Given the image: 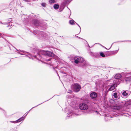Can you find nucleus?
<instances>
[{
  "instance_id": "nucleus-33",
  "label": "nucleus",
  "mask_w": 131,
  "mask_h": 131,
  "mask_svg": "<svg viewBox=\"0 0 131 131\" xmlns=\"http://www.w3.org/2000/svg\"><path fill=\"white\" fill-rule=\"evenodd\" d=\"M95 112H97V114H98V112H97V111H96Z\"/></svg>"
},
{
  "instance_id": "nucleus-25",
  "label": "nucleus",
  "mask_w": 131,
  "mask_h": 131,
  "mask_svg": "<svg viewBox=\"0 0 131 131\" xmlns=\"http://www.w3.org/2000/svg\"><path fill=\"white\" fill-rule=\"evenodd\" d=\"M19 51H21V52H23V53H24V51H23V50H20Z\"/></svg>"
},
{
  "instance_id": "nucleus-16",
  "label": "nucleus",
  "mask_w": 131,
  "mask_h": 131,
  "mask_svg": "<svg viewBox=\"0 0 131 131\" xmlns=\"http://www.w3.org/2000/svg\"><path fill=\"white\" fill-rule=\"evenodd\" d=\"M69 23L71 25H73L74 24V21L73 20H70L69 21Z\"/></svg>"
},
{
  "instance_id": "nucleus-11",
  "label": "nucleus",
  "mask_w": 131,
  "mask_h": 131,
  "mask_svg": "<svg viewBox=\"0 0 131 131\" xmlns=\"http://www.w3.org/2000/svg\"><path fill=\"white\" fill-rule=\"evenodd\" d=\"M39 36L40 37H42V38H45L46 37V33L43 32H41V34L39 35Z\"/></svg>"
},
{
  "instance_id": "nucleus-18",
  "label": "nucleus",
  "mask_w": 131,
  "mask_h": 131,
  "mask_svg": "<svg viewBox=\"0 0 131 131\" xmlns=\"http://www.w3.org/2000/svg\"><path fill=\"white\" fill-rule=\"evenodd\" d=\"M49 2L50 3L52 4L54 3L55 1L54 0H49Z\"/></svg>"
},
{
  "instance_id": "nucleus-8",
  "label": "nucleus",
  "mask_w": 131,
  "mask_h": 131,
  "mask_svg": "<svg viewBox=\"0 0 131 131\" xmlns=\"http://www.w3.org/2000/svg\"><path fill=\"white\" fill-rule=\"evenodd\" d=\"M121 77V75L120 74H116L114 78H115V79H117V80H116V81H114V82H116V83H117V82H119L118 81L119 80H118V79H120Z\"/></svg>"
},
{
  "instance_id": "nucleus-27",
  "label": "nucleus",
  "mask_w": 131,
  "mask_h": 131,
  "mask_svg": "<svg viewBox=\"0 0 131 131\" xmlns=\"http://www.w3.org/2000/svg\"><path fill=\"white\" fill-rule=\"evenodd\" d=\"M77 24L78 25V26H79V27H80V31L81 30V27H80V26L78 24Z\"/></svg>"
},
{
  "instance_id": "nucleus-9",
  "label": "nucleus",
  "mask_w": 131,
  "mask_h": 131,
  "mask_svg": "<svg viewBox=\"0 0 131 131\" xmlns=\"http://www.w3.org/2000/svg\"><path fill=\"white\" fill-rule=\"evenodd\" d=\"M119 93H117L116 92H115L113 94V96L116 99H119L120 97L118 96Z\"/></svg>"
},
{
  "instance_id": "nucleus-3",
  "label": "nucleus",
  "mask_w": 131,
  "mask_h": 131,
  "mask_svg": "<svg viewBox=\"0 0 131 131\" xmlns=\"http://www.w3.org/2000/svg\"><path fill=\"white\" fill-rule=\"evenodd\" d=\"M114 84H112L111 85L108 86V91H112L115 89L117 86V85L119 84V82H118L116 83V82H114Z\"/></svg>"
},
{
  "instance_id": "nucleus-35",
  "label": "nucleus",
  "mask_w": 131,
  "mask_h": 131,
  "mask_svg": "<svg viewBox=\"0 0 131 131\" xmlns=\"http://www.w3.org/2000/svg\"><path fill=\"white\" fill-rule=\"evenodd\" d=\"M130 75H131V72L130 73Z\"/></svg>"
},
{
  "instance_id": "nucleus-17",
  "label": "nucleus",
  "mask_w": 131,
  "mask_h": 131,
  "mask_svg": "<svg viewBox=\"0 0 131 131\" xmlns=\"http://www.w3.org/2000/svg\"><path fill=\"white\" fill-rule=\"evenodd\" d=\"M100 55L103 57H105V55L102 52H101L100 53Z\"/></svg>"
},
{
  "instance_id": "nucleus-28",
  "label": "nucleus",
  "mask_w": 131,
  "mask_h": 131,
  "mask_svg": "<svg viewBox=\"0 0 131 131\" xmlns=\"http://www.w3.org/2000/svg\"><path fill=\"white\" fill-rule=\"evenodd\" d=\"M24 1H25V2H28V0H24Z\"/></svg>"
},
{
  "instance_id": "nucleus-38",
  "label": "nucleus",
  "mask_w": 131,
  "mask_h": 131,
  "mask_svg": "<svg viewBox=\"0 0 131 131\" xmlns=\"http://www.w3.org/2000/svg\"><path fill=\"white\" fill-rule=\"evenodd\" d=\"M1 24H3V23H2V22H1Z\"/></svg>"
},
{
  "instance_id": "nucleus-39",
  "label": "nucleus",
  "mask_w": 131,
  "mask_h": 131,
  "mask_svg": "<svg viewBox=\"0 0 131 131\" xmlns=\"http://www.w3.org/2000/svg\"><path fill=\"white\" fill-rule=\"evenodd\" d=\"M12 26V25H10V26Z\"/></svg>"
},
{
  "instance_id": "nucleus-4",
  "label": "nucleus",
  "mask_w": 131,
  "mask_h": 131,
  "mask_svg": "<svg viewBox=\"0 0 131 131\" xmlns=\"http://www.w3.org/2000/svg\"><path fill=\"white\" fill-rule=\"evenodd\" d=\"M79 108L81 110H86L88 108V105L85 103L81 104L79 105Z\"/></svg>"
},
{
  "instance_id": "nucleus-22",
  "label": "nucleus",
  "mask_w": 131,
  "mask_h": 131,
  "mask_svg": "<svg viewBox=\"0 0 131 131\" xmlns=\"http://www.w3.org/2000/svg\"><path fill=\"white\" fill-rule=\"evenodd\" d=\"M71 92H72V91L71 90H68V91L67 92L71 93Z\"/></svg>"
},
{
  "instance_id": "nucleus-15",
  "label": "nucleus",
  "mask_w": 131,
  "mask_h": 131,
  "mask_svg": "<svg viewBox=\"0 0 131 131\" xmlns=\"http://www.w3.org/2000/svg\"><path fill=\"white\" fill-rule=\"evenodd\" d=\"M79 62L82 63L84 61V59L83 58L79 57Z\"/></svg>"
},
{
  "instance_id": "nucleus-29",
  "label": "nucleus",
  "mask_w": 131,
  "mask_h": 131,
  "mask_svg": "<svg viewBox=\"0 0 131 131\" xmlns=\"http://www.w3.org/2000/svg\"><path fill=\"white\" fill-rule=\"evenodd\" d=\"M18 53H19V54H20V55H23V54H22L21 53H20V52H18Z\"/></svg>"
},
{
  "instance_id": "nucleus-30",
  "label": "nucleus",
  "mask_w": 131,
  "mask_h": 131,
  "mask_svg": "<svg viewBox=\"0 0 131 131\" xmlns=\"http://www.w3.org/2000/svg\"><path fill=\"white\" fill-rule=\"evenodd\" d=\"M78 37V38H80V39H82V38H80V37Z\"/></svg>"
},
{
  "instance_id": "nucleus-24",
  "label": "nucleus",
  "mask_w": 131,
  "mask_h": 131,
  "mask_svg": "<svg viewBox=\"0 0 131 131\" xmlns=\"http://www.w3.org/2000/svg\"><path fill=\"white\" fill-rule=\"evenodd\" d=\"M9 21H12V20H11V18H10L9 19Z\"/></svg>"
},
{
  "instance_id": "nucleus-5",
  "label": "nucleus",
  "mask_w": 131,
  "mask_h": 131,
  "mask_svg": "<svg viewBox=\"0 0 131 131\" xmlns=\"http://www.w3.org/2000/svg\"><path fill=\"white\" fill-rule=\"evenodd\" d=\"M122 95L121 96L122 97L126 98L128 97L130 94V92L128 91H123L121 92Z\"/></svg>"
},
{
  "instance_id": "nucleus-26",
  "label": "nucleus",
  "mask_w": 131,
  "mask_h": 131,
  "mask_svg": "<svg viewBox=\"0 0 131 131\" xmlns=\"http://www.w3.org/2000/svg\"><path fill=\"white\" fill-rule=\"evenodd\" d=\"M125 102H127L128 101H127V100H125Z\"/></svg>"
},
{
  "instance_id": "nucleus-37",
  "label": "nucleus",
  "mask_w": 131,
  "mask_h": 131,
  "mask_svg": "<svg viewBox=\"0 0 131 131\" xmlns=\"http://www.w3.org/2000/svg\"><path fill=\"white\" fill-rule=\"evenodd\" d=\"M117 51H118V50H117V51H116V52H117Z\"/></svg>"
},
{
  "instance_id": "nucleus-7",
  "label": "nucleus",
  "mask_w": 131,
  "mask_h": 131,
  "mask_svg": "<svg viewBox=\"0 0 131 131\" xmlns=\"http://www.w3.org/2000/svg\"><path fill=\"white\" fill-rule=\"evenodd\" d=\"M90 96L93 101L96 100V99L97 96V93L94 92H91L90 94Z\"/></svg>"
},
{
  "instance_id": "nucleus-21",
  "label": "nucleus",
  "mask_w": 131,
  "mask_h": 131,
  "mask_svg": "<svg viewBox=\"0 0 131 131\" xmlns=\"http://www.w3.org/2000/svg\"><path fill=\"white\" fill-rule=\"evenodd\" d=\"M10 122L12 123H17L16 121H10Z\"/></svg>"
},
{
  "instance_id": "nucleus-1",
  "label": "nucleus",
  "mask_w": 131,
  "mask_h": 131,
  "mask_svg": "<svg viewBox=\"0 0 131 131\" xmlns=\"http://www.w3.org/2000/svg\"><path fill=\"white\" fill-rule=\"evenodd\" d=\"M38 53L40 54L44 55L45 56H48L49 57H53L54 56V54L53 52L49 51H45L43 50H40Z\"/></svg>"
},
{
  "instance_id": "nucleus-12",
  "label": "nucleus",
  "mask_w": 131,
  "mask_h": 131,
  "mask_svg": "<svg viewBox=\"0 0 131 131\" xmlns=\"http://www.w3.org/2000/svg\"><path fill=\"white\" fill-rule=\"evenodd\" d=\"M25 116L21 117L20 118L18 119V120L16 121L17 123L19 122H20L22 120L23 121L25 118Z\"/></svg>"
},
{
  "instance_id": "nucleus-20",
  "label": "nucleus",
  "mask_w": 131,
  "mask_h": 131,
  "mask_svg": "<svg viewBox=\"0 0 131 131\" xmlns=\"http://www.w3.org/2000/svg\"><path fill=\"white\" fill-rule=\"evenodd\" d=\"M38 105H37V106H36L34 107H32V108H31V109H30V110H29V111H28V112H27L25 113V114H26V115H25V116H26V115H27V114H28V113L29 112V111L31 110L32 109V108H34V107H36L37 106H38Z\"/></svg>"
},
{
  "instance_id": "nucleus-34",
  "label": "nucleus",
  "mask_w": 131,
  "mask_h": 131,
  "mask_svg": "<svg viewBox=\"0 0 131 131\" xmlns=\"http://www.w3.org/2000/svg\"><path fill=\"white\" fill-rule=\"evenodd\" d=\"M106 118H107V117H105V120H106Z\"/></svg>"
},
{
  "instance_id": "nucleus-32",
  "label": "nucleus",
  "mask_w": 131,
  "mask_h": 131,
  "mask_svg": "<svg viewBox=\"0 0 131 131\" xmlns=\"http://www.w3.org/2000/svg\"><path fill=\"white\" fill-rule=\"evenodd\" d=\"M9 26H10V25H8L7 26V27H8Z\"/></svg>"
},
{
  "instance_id": "nucleus-19",
  "label": "nucleus",
  "mask_w": 131,
  "mask_h": 131,
  "mask_svg": "<svg viewBox=\"0 0 131 131\" xmlns=\"http://www.w3.org/2000/svg\"><path fill=\"white\" fill-rule=\"evenodd\" d=\"M41 5L43 7H45L46 6V4L45 3H42Z\"/></svg>"
},
{
  "instance_id": "nucleus-36",
  "label": "nucleus",
  "mask_w": 131,
  "mask_h": 131,
  "mask_svg": "<svg viewBox=\"0 0 131 131\" xmlns=\"http://www.w3.org/2000/svg\"><path fill=\"white\" fill-rule=\"evenodd\" d=\"M130 102H131V100H130Z\"/></svg>"
},
{
  "instance_id": "nucleus-23",
  "label": "nucleus",
  "mask_w": 131,
  "mask_h": 131,
  "mask_svg": "<svg viewBox=\"0 0 131 131\" xmlns=\"http://www.w3.org/2000/svg\"><path fill=\"white\" fill-rule=\"evenodd\" d=\"M51 58H50V59H49L48 60H46V61H50V60H51Z\"/></svg>"
},
{
  "instance_id": "nucleus-14",
  "label": "nucleus",
  "mask_w": 131,
  "mask_h": 131,
  "mask_svg": "<svg viewBox=\"0 0 131 131\" xmlns=\"http://www.w3.org/2000/svg\"><path fill=\"white\" fill-rule=\"evenodd\" d=\"M59 5L57 4H54L53 6L54 8L56 9H58L59 8Z\"/></svg>"
},
{
  "instance_id": "nucleus-10",
  "label": "nucleus",
  "mask_w": 131,
  "mask_h": 131,
  "mask_svg": "<svg viewBox=\"0 0 131 131\" xmlns=\"http://www.w3.org/2000/svg\"><path fill=\"white\" fill-rule=\"evenodd\" d=\"M79 57H73V58L74 59V62L76 63L77 64L79 62Z\"/></svg>"
},
{
  "instance_id": "nucleus-2",
  "label": "nucleus",
  "mask_w": 131,
  "mask_h": 131,
  "mask_svg": "<svg viewBox=\"0 0 131 131\" xmlns=\"http://www.w3.org/2000/svg\"><path fill=\"white\" fill-rule=\"evenodd\" d=\"M71 87L73 88L74 91L76 92H79L81 89V86L78 83L74 84L72 85Z\"/></svg>"
},
{
  "instance_id": "nucleus-6",
  "label": "nucleus",
  "mask_w": 131,
  "mask_h": 131,
  "mask_svg": "<svg viewBox=\"0 0 131 131\" xmlns=\"http://www.w3.org/2000/svg\"><path fill=\"white\" fill-rule=\"evenodd\" d=\"M67 116L68 117L74 115H80L81 114L80 113H76L74 112H72V111H70L68 113H67Z\"/></svg>"
},
{
  "instance_id": "nucleus-13",
  "label": "nucleus",
  "mask_w": 131,
  "mask_h": 131,
  "mask_svg": "<svg viewBox=\"0 0 131 131\" xmlns=\"http://www.w3.org/2000/svg\"><path fill=\"white\" fill-rule=\"evenodd\" d=\"M125 81L127 83H128L129 82L131 81V77H126L125 78Z\"/></svg>"
},
{
  "instance_id": "nucleus-31",
  "label": "nucleus",
  "mask_w": 131,
  "mask_h": 131,
  "mask_svg": "<svg viewBox=\"0 0 131 131\" xmlns=\"http://www.w3.org/2000/svg\"><path fill=\"white\" fill-rule=\"evenodd\" d=\"M16 49V50H17V51H19V50H18L17 49Z\"/></svg>"
}]
</instances>
